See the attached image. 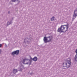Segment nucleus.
<instances>
[{"instance_id": "nucleus-1", "label": "nucleus", "mask_w": 77, "mask_h": 77, "mask_svg": "<svg viewBox=\"0 0 77 77\" xmlns=\"http://www.w3.org/2000/svg\"><path fill=\"white\" fill-rule=\"evenodd\" d=\"M64 26H66V29L64 31L65 32H66L68 30V29L69 28V25H68V24H67L66 25H64L61 26L60 28H61L62 31H63V30H65V27H64Z\"/></svg>"}, {"instance_id": "nucleus-2", "label": "nucleus", "mask_w": 77, "mask_h": 77, "mask_svg": "<svg viewBox=\"0 0 77 77\" xmlns=\"http://www.w3.org/2000/svg\"><path fill=\"white\" fill-rule=\"evenodd\" d=\"M77 16V8L74 11V13L73 15V18H72V21L74 20V19L76 18Z\"/></svg>"}, {"instance_id": "nucleus-3", "label": "nucleus", "mask_w": 77, "mask_h": 77, "mask_svg": "<svg viewBox=\"0 0 77 77\" xmlns=\"http://www.w3.org/2000/svg\"><path fill=\"white\" fill-rule=\"evenodd\" d=\"M70 65H71V61L68 60L67 61V63H66V65L64 66H66L67 68H69Z\"/></svg>"}, {"instance_id": "nucleus-4", "label": "nucleus", "mask_w": 77, "mask_h": 77, "mask_svg": "<svg viewBox=\"0 0 77 77\" xmlns=\"http://www.w3.org/2000/svg\"><path fill=\"white\" fill-rule=\"evenodd\" d=\"M19 50H17L13 52L12 53V54L14 55V54H16L17 55L19 54Z\"/></svg>"}, {"instance_id": "nucleus-5", "label": "nucleus", "mask_w": 77, "mask_h": 77, "mask_svg": "<svg viewBox=\"0 0 77 77\" xmlns=\"http://www.w3.org/2000/svg\"><path fill=\"white\" fill-rule=\"evenodd\" d=\"M57 32H63V31L62 30V29L60 27L58 28Z\"/></svg>"}, {"instance_id": "nucleus-6", "label": "nucleus", "mask_w": 77, "mask_h": 77, "mask_svg": "<svg viewBox=\"0 0 77 77\" xmlns=\"http://www.w3.org/2000/svg\"><path fill=\"white\" fill-rule=\"evenodd\" d=\"M12 21H11L10 22H8L7 23V26H8V25L12 24Z\"/></svg>"}, {"instance_id": "nucleus-7", "label": "nucleus", "mask_w": 77, "mask_h": 77, "mask_svg": "<svg viewBox=\"0 0 77 77\" xmlns=\"http://www.w3.org/2000/svg\"><path fill=\"white\" fill-rule=\"evenodd\" d=\"M38 59V58H37V57H35L34 58L32 59V60H34V61H36Z\"/></svg>"}, {"instance_id": "nucleus-8", "label": "nucleus", "mask_w": 77, "mask_h": 77, "mask_svg": "<svg viewBox=\"0 0 77 77\" xmlns=\"http://www.w3.org/2000/svg\"><path fill=\"white\" fill-rule=\"evenodd\" d=\"M28 60V59H27L26 58L23 60V63H24V62H25L26 61H27Z\"/></svg>"}, {"instance_id": "nucleus-9", "label": "nucleus", "mask_w": 77, "mask_h": 77, "mask_svg": "<svg viewBox=\"0 0 77 77\" xmlns=\"http://www.w3.org/2000/svg\"><path fill=\"white\" fill-rule=\"evenodd\" d=\"M47 39H44V41L46 43V42H49V41H47Z\"/></svg>"}, {"instance_id": "nucleus-10", "label": "nucleus", "mask_w": 77, "mask_h": 77, "mask_svg": "<svg viewBox=\"0 0 77 77\" xmlns=\"http://www.w3.org/2000/svg\"><path fill=\"white\" fill-rule=\"evenodd\" d=\"M18 71H17V70L16 69H14L13 70V72L14 73H16Z\"/></svg>"}, {"instance_id": "nucleus-11", "label": "nucleus", "mask_w": 77, "mask_h": 77, "mask_svg": "<svg viewBox=\"0 0 77 77\" xmlns=\"http://www.w3.org/2000/svg\"><path fill=\"white\" fill-rule=\"evenodd\" d=\"M54 17H53L51 18V21H54Z\"/></svg>"}, {"instance_id": "nucleus-12", "label": "nucleus", "mask_w": 77, "mask_h": 77, "mask_svg": "<svg viewBox=\"0 0 77 77\" xmlns=\"http://www.w3.org/2000/svg\"><path fill=\"white\" fill-rule=\"evenodd\" d=\"M50 37L49 36V37H44V39H47V38H50Z\"/></svg>"}, {"instance_id": "nucleus-13", "label": "nucleus", "mask_w": 77, "mask_h": 77, "mask_svg": "<svg viewBox=\"0 0 77 77\" xmlns=\"http://www.w3.org/2000/svg\"><path fill=\"white\" fill-rule=\"evenodd\" d=\"M77 54H76V55L75 56V60H77Z\"/></svg>"}, {"instance_id": "nucleus-14", "label": "nucleus", "mask_w": 77, "mask_h": 77, "mask_svg": "<svg viewBox=\"0 0 77 77\" xmlns=\"http://www.w3.org/2000/svg\"><path fill=\"white\" fill-rule=\"evenodd\" d=\"M2 44H0V48L2 47Z\"/></svg>"}, {"instance_id": "nucleus-15", "label": "nucleus", "mask_w": 77, "mask_h": 77, "mask_svg": "<svg viewBox=\"0 0 77 77\" xmlns=\"http://www.w3.org/2000/svg\"><path fill=\"white\" fill-rule=\"evenodd\" d=\"M2 53V50L0 49V54Z\"/></svg>"}, {"instance_id": "nucleus-16", "label": "nucleus", "mask_w": 77, "mask_h": 77, "mask_svg": "<svg viewBox=\"0 0 77 77\" xmlns=\"http://www.w3.org/2000/svg\"><path fill=\"white\" fill-rule=\"evenodd\" d=\"M75 52L76 53V54H77V49H76V50Z\"/></svg>"}, {"instance_id": "nucleus-17", "label": "nucleus", "mask_w": 77, "mask_h": 77, "mask_svg": "<svg viewBox=\"0 0 77 77\" xmlns=\"http://www.w3.org/2000/svg\"><path fill=\"white\" fill-rule=\"evenodd\" d=\"M8 14H10V11L8 12Z\"/></svg>"}, {"instance_id": "nucleus-18", "label": "nucleus", "mask_w": 77, "mask_h": 77, "mask_svg": "<svg viewBox=\"0 0 77 77\" xmlns=\"http://www.w3.org/2000/svg\"><path fill=\"white\" fill-rule=\"evenodd\" d=\"M26 64H28V63H26Z\"/></svg>"}]
</instances>
